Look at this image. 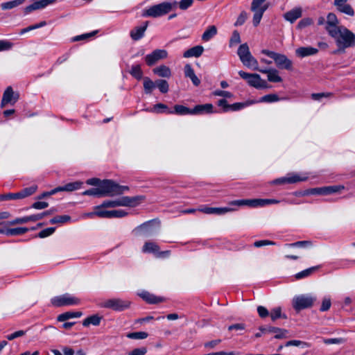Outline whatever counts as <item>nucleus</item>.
Instances as JSON below:
<instances>
[{
  "instance_id": "63",
  "label": "nucleus",
  "mask_w": 355,
  "mask_h": 355,
  "mask_svg": "<svg viewBox=\"0 0 355 355\" xmlns=\"http://www.w3.org/2000/svg\"><path fill=\"white\" fill-rule=\"evenodd\" d=\"M218 105L223 108V111L225 112L230 111V104L227 103V101L225 98L220 99L218 101Z\"/></svg>"
},
{
  "instance_id": "32",
  "label": "nucleus",
  "mask_w": 355,
  "mask_h": 355,
  "mask_svg": "<svg viewBox=\"0 0 355 355\" xmlns=\"http://www.w3.org/2000/svg\"><path fill=\"white\" fill-rule=\"evenodd\" d=\"M168 114H176L178 115H192V109H189L184 105H176L174 107V111H168Z\"/></svg>"
},
{
  "instance_id": "22",
  "label": "nucleus",
  "mask_w": 355,
  "mask_h": 355,
  "mask_svg": "<svg viewBox=\"0 0 355 355\" xmlns=\"http://www.w3.org/2000/svg\"><path fill=\"white\" fill-rule=\"evenodd\" d=\"M240 60L246 67L252 70H258V61L255 58L252 56L251 53L245 55Z\"/></svg>"
},
{
  "instance_id": "36",
  "label": "nucleus",
  "mask_w": 355,
  "mask_h": 355,
  "mask_svg": "<svg viewBox=\"0 0 355 355\" xmlns=\"http://www.w3.org/2000/svg\"><path fill=\"white\" fill-rule=\"evenodd\" d=\"M101 320V317L98 315H93L85 318L83 322V325L84 327H88L90 324L98 326L100 324Z\"/></svg>"
},
{
  "instance_id": "11",
  "label": "nucleus",
  "mask_w": 355,
  "mask_h": 355,
  "mask_svg": "<svg viewBox=\"0 0 355 355\" xmlns=\"http://www.w3.org/2000/svg\"><path fill=\"white\" fill-rule=\"evenodd\" d=\"M143 198L141 196L128 197L122 196L115 199L117 207H134L138 205L140 200Z\"/></svg>"
},
{
  "instance_id": "9",
  "label": "nucleus",
  "mask_w": 355,
  "mask_h": 355,
  "mask_svg": "<svg viewBox=\"0 0 355 355\" xmlns=\"http://www.w3.org/2000/svg\"><path fill=\"white\" fill-rule=\"evenodd\" d=\"M345 189L343 185H333L310 189L309 193L312 195L327 196L336 193H340Z\"/></svg>"
},
{
  "instance_id": "47",
  "label": "nucleus",
  "mask_w": 355,
  "mask_h": 355,
  "mask_svg": "<svg viewBox=\"0 0 355 355\" xmlns=\"http://www.w3.org/2000/svg\"><path fill=\"white\" fill-rule=\"evenodd\" d=\"M71 220V217L68 215L57 216L50 220V223H65Z\"/></svg>"
},
{
  "instance_id": "55",
  "label": "nucleus",
  "mask_w": 355,
  "mask_h": 355,
  "mask_svg": "<svg viewBox=\"0 0 355 355\" xmlns=\"http://www.w3.org/2000/svg\"><path fill=\"white\" fill-rule=\"evenodd\" d=\"M50 213L51 212L49 211H44V212H42V213H40V214H33V215L28 216V220H29V222L30 221L35 222V221L41 220L44 216L50 214Z\"/></svg>"
},
{
  "instance_id": "38",
  "label": "nucleus",
  "mask_w": 355,
  "mask_h": 355,
  "mask_svg": "<svg viewBox=\"0 0 355 355\" xmlns=\"http://www.w3.org/2000/svg\"><path fill=\"white\" fill-rule=\"evenodd\" d=\"M254 103V101H248L243 103H235L230 105V111H238Z\"/></svg>"
},
{
  "instance_id": "56",
  "label": "nucleus",
  "mask_w": 355,
  "mask_h": 355,
  "mask_svg": "<svg viewBox=\"0 0 355 355\" xmlns=\"http://www.w3.org/2000/svg\"><path fill=\"white\" fill-rule=\"evenodd\" d=\"M55 227L46 228L39 232L38 237H40V238L47 237V236L51 235L55 232Z\"/></svg>"
},
{
  "instance_id": "35",
  "label": "nucleus",
  "mask_w": 355,
  "mask_h": 355,
  "mask_svg": "<svg viewBox=\"0 0 355 355\" xmlns=\"http://www.w3.org/2000/svg\"><path fill=\"white\" fill-rule=\"evenodd\" d=\"M81 315L82 313L80 311H68L59 315L58 317V320L60 322H63L70 318H80Z\"/></svg>"
},
{
  "instance_id": "28",
  "label": "nucleus",
  "mask_w": 355,
  "mask_h": 355,
  "mask_svg": "<svg viewBox=\"0 0 355 355\" xmlns=\"http://www.w3.org/2000/svg\"><path fill=\"white\" fill-rule=\"evenodd\" d=\"M184 75L186 77H188L191 80L194 85L198 86L200 85V80L196 76L193 69H192L191 66L189 64L184 66Z\"/></svg>"
},
{
  "instance_id": "27",
  "label": "nucleus",
  "mask_w": 355,
  "mask_h": 355,
  "mask_svg": "<svg viewBox=\"0 0 355 355\" xmlns=\"http://www.w3.org/2000/svg\"><path fill=\"white\" fill-rule=\"evenodd\" d=\"M139 295L144 300L149 304H157L163 301L162 297H157L147 291H142Z\"/></svg>"
},
{
  "instance_id": "61",
  "label": "nucleus",
  "mask_w": 355,
  "mask_h": 355,
  "mask_svg": "<svg viewBox=\"0 0 355 355\" xmlns=\"http://www.w3.org/2000/svg\"><path fill=\"white\" fill-rule=\"evenodd\" d=\"M193 0H181L178 4L179 8L181 10H187L188 8H189L193 4Z\"/></svg>"
},
{
  "instance_id": "64",
  "label": "nucleus",
  "mask_w": 355,
  "mask_h": 355,
  "mask_svg": "<svg viewBox=\"0 0 355 355\" xmlns=\"http://www.w3.org/2000/svg\"><path fill=\"white\" fill-rule=\"evenodd\" d=\"M331 300L329 298H324L323 300H322V305H321V307L320 309V310L321 311H326L327 310H329L331 307Z\"/></svg>"
},
{
  "instance_id": "37",
  "label": "nucleus",
  "mask_w": 355,
  "mask_h": 355,
  "mask_svg": "<svg viewBox=\"0 0 355 355\" xmlns=\"http://www.w3.org/2000/svg\"><path fill=\"white\" fill-rule=\"evenodd\" d=\"M268 6H264V7L260 10L256 9L255 10H252L254 12L253 16V24L254 26H257L261 21L263 12L267 10Z\"/></svg>"
},
{
  "instance_id": "5",
  "label": "nucleus",
  "mask_w": 355,
  "mask_h": 355,
  "mask_svg": "<svg viewBox=\"0 0 355 355\" xmlns=\"http://www.w3.org/2000/svg\"><path fill=\"white\" fill-rule=\"evenodd\" d=\"M261 53L268 57L272 58L276 65L280 69L291 70L292 69L293 62L285 55L275 53L274 51L263 49Z\"/></svg>"
},
{
  "instance_id": "14",
  "label": "nucleus",
  "mask_w": 355,
  "mask_h": 355,
  "mask_svg": "<svg viewBox=\"0 0 355 355\" xmlns=\"http://www.w3.org/2000/svg\"><path fill=\"white\" fill-rule=\"evenodd\" d=\"M96 214L97 216L105 218H123L128 215V212L123 209L107 211L103 209V208H100V210Z\"/></svg>"
},
{
  "instance_id": "49",
  "label": "nucleus",
  "mask_w": 355,
  "mask_h": 355,
  "mask_svg": "<svg viewBox=\"0 0 355 355\" xmlns=\"http://www.w3.org/2000/svg\"><path fill=\"white\" fill-rule=\"evenodd\" d=\"M249 53H250V51L248 45L246 43L240 45V46L238 49V51H237V54H238L240 60H241L243 58H244L245 55H248Z\"/></svg>"
},
{
  "instance_id": "58",
  "label": "nucleus",
  "mask_w": 355,
  "mask_h": 355,
  "mask_svg": "<svg viewBox=\"0 0 355 355\" xmlns=\"http://www.w3.org/2000/svg\"><path fill=\"white\" fill-rule=\"evenodd\" d=\"M240 42H241L240 35L236 31H235L233 32L232 35L230 38V46H233L234 44H237Z\"/></svg>"
},
{
  "instance_id": "1",
  "label": "nucleus",
  "mask_w": 355,
  "mask_h": 355,
  "mask_svg": "<svg viewBox=\"0 0 355 355\" xmlns=\"http://www.w3.org/2000/svg\"><path fill=\"white\" fill-rule=\"evenodd\" d=\"M329 35L335 40L340 49H345L355 44V35L345 26H340L336 30L331 31Z\"/></svg>"
},
{
  "instance_id": "62",
  "label": "nucleus",
  "mask_w": 355,
  "mask_h": 355,
  "mask_svg": "<svg viewBox=\"0 0 355 355\" xmlns=\"http://www.w3.org/2000/svg\"><path fill=\"white\" fill-rule=\"evenodd\" d=\"M147 352L146 347H140L134 349L132 351L128 353V355H145Z\"/></svg>"
},
{
  "instance_id": "59",
  "label": "nucleus",
  "mask_w": 355,
  "mask_h": 355,
  "mask_svg": "<svg viewBox=\"0 0 355 355\" xmlns=\"http://www.w3.org/2000/svg\"><path fill=\"white\" fill-rule=\"evenodd\" d=\"M266 0H253L251 6V10H255L256 9H261L264 7V6H267L266 4L263 5V2Z\"/></svg>"
},
{
  "instance_id": "44",
  "label": "nucleus",
  "mask_w": 355,
  "mask_h": 355,
  "mask_svg": "<svg viewBox=\"0 0 355 355\" xmlns=\"http://www.w3.org/2000/svg\"><path fill=\"white\" fill-rule=\"evenodd\" d=\"M130 73L136 79L140 80L142 78L143 72L139 64L132 65L130 71Z\"/></svg>"
},
{
  "instance_id": "13",
  "label": "nucleus",
  "mask_w": 355,
  "mask_h": 355,
  "mask_svg": "<svg viewBox=\"0 0 355 355\" xmlns=\"http://www.w3.org/2000/svg\"><path fill=\"white\" fill-rule=\"evenodd\" d=\"M144 253H153L158 257L168 256L170 254L169 251L159 252V248L154 242H146L142 248Z\"/></svg>"
},
{
  "instance_id": "26",
  "label": "nucleus",
  "mask_w": 355,
  "mask_h": 355,
  "mask_svg": "<svg viewBox=\"0 0 355 355\" xmlns=\"http://www.w3.org/2000/svg\"><path fill=\"white\" fill-rule=\"evenodd\" d=\"M204 48L202 46H196L184 51L183 57L186 58L191 57L198 58L202 54Z\"/></svg>"
},
{
  "instance_id": "31",
  "label": "nucleus",
  "mask_w": 355,
  "mask_h": 355,
  "mask_svg": "<svg viewBox=\"0 0 355 355\" xmlns=\"http://www.w3.org/2000/svg\"><path fill=\"white\" fill-rule=\"evenodd\" d=\"M153 72L162 78H170L171 76V69L165 65H160L153 69Z\"/></svg>"
},
{
  "instance_id": "4",
  "label": "nucleus",
  "mask_w": 355,
  "mask_h": 355,
  "mask_svg": "<svg viewBox=\"0 0 355 355\" xmlns=\"http://www.w3.org/2000/svg\"><path fill=\"white\" fill-rule=\"evenodd\" d=\"M239 74L243 79L247 81L250 87L258 89L269 87L267 82L263 80L257 73H249L243 71H239Z\"/></svg>"
},
{
  "instance_id": "21",
  "label": "nucleus",
  "mask_w": 355,
  "mask_h": 355,
  "mask_svg": "<svg viewBox=\"0 0 355 355\" xmlns=\"http://www.w3.org/2000/svg\"><path fill=\"white\" fill-rule=\"evenodd\" d=\"M318 52V49L311 46H302L295 50V54L299 58L313 55Z\"/></svg>"
},
{
  "instance_id": "3",
  "label": "nucleus",
  "mask_w": 355,
  "mask_h": 355,
  "mask_svg": "<svg viewBox=\"0 0 355 355\" xmlns=\"http://www.w3.org/2000/svg\"><path fill=\"white\" fill-rule=\"evenodd\" d=\"M178 3L174 1L173 3L164 2L155 5L144 10L142 12V16L153 18L162 17L168 13L172 10L173 7L175 6Z\"/></svg>"
},
{
  "instance_id": "57",
  "label": "nucleus",
  "mask_w": 355,
  "mask_h": 355,
  "mask_svg": "<svg viewBox=\"0 0 355 355\" xmlns=\"http://www.w3.org/2000/svg\"><path fill=\"white\" fill-rule=\"evenodd\" d=\"M83 196H97V197H101V194H100V191H99L98 187L85 191L83 193Z\"/></svg>"
},
{
  "instance_id": "24",
  "label": "nucleus",
  "mask_w": 355,
  "mask_h": 355,
  "mask_svg": "<svg viewBox=\"0 0 355 355\" xmlns=\"http://www.w3.org/2000/svg\"><path fill=\"white\" fill-rule=\"evenodd\" d=\"M338 19L334 13H329L327 15L326 30L329 34L331 33V31H335L340 26H338Z\"/></svg>"
},
{
  "instance_id": "7",
  "label": "nucleus",
  "mask_w": 355,
  "mask_h": 355,
  "mask_svg": "<svg viewBox=\"0 0 355 355\" xmlns=\"http://www.w3.org/2000/svg\"><path fill=\"white\" fill-rule=\"evenodd\" d=\"M51 302L55 306H64L78 304L80 300L69 293H65L53 297Z\"/></svg>"
},
{
  "instance_id": "17",
  "label": "nucleus",
  "mask_w": 355,
  "mask_h": 355,
  "mask_svg": "<svg viewBox=\"0 0 355 355\" xmlns=\"http://www.w3.org/2000/svg\"><path fill=\"white\" fill-rule=\"evenodd\" d=\"M234 209L230 207H205L200 209L202 212L207 214L223 215L227 212L232 211Z\"/></svg>"
},
{
  "instance_id": "10",
  "label": "nucleus",
  "mask_w": 355,
  "mask_h": 355,
  "mask_svg": "<svg viewBox=\"0 0 355 355\" xmlns=\"http://www.w3.org/2000/svg\"><path fill=\"white\" fill-rule=\"evenodd\" d=\"M307 179L305 175H300L297 173L288 174L286 177L281 178L275 180L273 184H293L298 182H302Z\"/></svg>"
},
{
  "instance_id": "30",
  "label": "nucleus",
  "mask_w": 355,
  "mask_h": 355,
  "mask_svg": "<svg viewBox=\"0 0 355 355\" xmlns=\"http://www.w3.org/2000/svg\"><path fill=\"white\" fill-rule=\"evenodd\" d=\"M217 34V28L215 26H209L202 35V40L208 42Z\"/></svg>"
},
{
  "instance_id": "16",
  "label": "nucleus",
  "mask_w": 355,
  "mask_h": 355,
  "mask_svg": "<svg viewBox=\"0 0 355 355\" xmlns=\"http://www.w3.org/2000/svg\"><path fill=\"white\" fill-rule=\"evenodd\" d=\"M133 232L135 234L139 236H149L153 235L155 230L153 227V223L151 221H148L143 223L142 225L137 227Z\"/></svg>"
},
{
  "instance_id": "29",
  "label": "nucleus",
  "mask_w": 355,
  "mask_h": 355,
  "mask_svg": "<svg viewBox=\"0 0 355 355\" xmlns=\"http://www.w3.org/2000/svg\"><path fill=\"white\" fill-rule=\"evenodd\" d=\"M26 0H11L1 4L3 10H12L22 5Z\"/></svg>"
},
{
  "instance_id": "2",
  "label": "nucleus",
  "mask_w": 355,
  "mask_h": 355,
  "mask_svg": "<svg viewBox=\"0 0 355 355\" xmlns=\"http://www.w3.org/2000/svg\"><path fill=\"white\" fill-rule=\"evenodd\" d=\"M101 197L114 196L123 193L128 190V187L121 186L110 180H104L98 185Z\"/></svg>"
},
{
  "instance_id": "60",
  "label": "nucleus",
  "mask_w": 355,
  "mask_h": 355,
  "mask_svg": "<svg viewBox=\"0 0 355 355\" xmlns=\"http://www.w3.org/2000/svg\"><path fill=\"white\" fill-rule=\"evenodd\" d=\"M214 95L218 96H223L225 98H230L233 96V94L231 92H227V91L219 90V89L214 91Z\"/></svg>"
},
{
  "instance_id": "25",
  "label": "nucleus",
  "mask_w": 355,
  "mask_h": 355,
  "mask_svg": "<svg viewBox=\"0 0 355 355\" xmlns=\"http://www.w3.org/2000/svg\"><path fill=\"white\" fill-rule=\"evenodd\" d=\"M16 101L17 98H14L12 89L10 87H8L3 93L1 103V107H4L8 103L13 104Z\"/></svg>"
},
{
  "instance_id": "33",
  "label": "nucleus",
  "mask_w": 355,
  "mask_h": 355,
  "mask_svg": "<svg viewBox=\"0 0 355 355\" xmlns=\"http://www.w3.org/2000/svg\"><path fill=\"white\" fill-rule=\"evenodd\" d=\"M263 332H270L275 334V338H283L286 337V334L288 331L286 329H282L277 327H269L268 329H261Z\"/></svg>"
},
{
  "instance_id": "19",
  "label": "nucleus",
  "mask_w": 355,
  "mask_h": 355,
  "mask_svg": "<svg viewBox=\"0 0 355 355\" xmlns=\"http://www.w3.org/2000/svg\"><path fill=\"white\" fill-rule=\"evenodd\" d=\"M262 202V199L239 200L233 201L231 204L237 206H248L251 207H263Z\"/></svg>"
},
{
  "instance_id": "50",
  "label": "nucleus",
  "mask_w": 355,
  "mask_h": 355,
  "mask_svg": "<svg viewBox=\"0 0 355 355\" xmlns=\"http://www.w3.org/2000/svg\"><path fill=\"white\" fill-rule=\"evenodd\" d=\"M148 334L144 331L132 332L127 334V337L130 339L141 340L148 337Z\"/></svg>"
},
{
  "instance_id": "23",
  "label": "nucleus",
  "mask_w": 355,
  "mask_h": 355,
  "mask_svg": "<svg viewBox=\"0 0 355 355\" xmlns=\"http://www.w3.org/2000/svg\"><path fill=\"white\" fill-rule=\"evenodd\" d=\"M148 26V22L146 21L143 26H137L130 31V37L133 40L137 41L141 39L145 33Z\"/></svg>"
},
{
  "instance_id": "43",
  "label": "nucleus",
  "mask_w": 355,
  "mask_h": 355,
  "mask_svg": "<svg viewBox=\"0 0 355 355\" xmlns=\"http://www.w3.org/2000/svg\"><path fill=\"white\" fill-rule=\"evenodd\" d=\"M28 231V229L26 227H16L7 230L6 234L8 236L21 235L25 234Z\"/></svg>"
},
{
  "instance_id": "51",
  "label": "nucleus",
  "mask_w": 355,
  "mask_h": 355,
  "mask_svg": "<svg viewBox=\"0 0 355 355\" xmlns=\"http://www.w3.org/2000/svg\"><path fill=\"white\" fill-rule=\"evenodd\" d=\"M156 87H158L162 93H166L168 91L169 87L166 80H158L156 81Z\"/></svg>"
},
{
  "instance_id": "53",
  "label": "nucleus",
  "mask_w": 355,
  "mask_h": 355,
  "mask_svg": "<svg viewBox=\"0 0 355 355\" xmlns=\"http://www.w3.org/2000/svg\"><path fill=\"white\" fill-rule=\"evenodd\" d=\"M313 20L310 18V17H306V18H304L302 19H301L297 25V28L298 29H303L309 26H311V24H313Z\"/></svg>"
},
{
  "instance_id": "52",
  "label": "nucleus",
  "mask_w": 355,
  "mask_h": 355,
  "mask_svg": "<svg viewBox=\"0 0 355 355\" xmlns=\"http://www.w3.org/2000/svg\"><path fill=\"white\" fill-rule=\"evenodd\" d=\"M312 243L309 241H297L293 243L286 244L287 246L291 248H308L311 246Z\"/></svg>"
},
{
  "instance_id": "15",
  "label": "nucleus",
  "mask_w": 355,
  "mask_h": 355,
  "mask_svg": "<svg viewBox=\"0 0 355 355\" xmlns=\"http://www.w3.org/2000/svg\"><path fill=\"white\" fill-rule=\"evenodd\" d=\"M57 1L58 0H37L24 8V13L27 15L34 10L43 9Z\"/></svg>"
},
{
  "instance_id": "8",
  "label": "nucleus",
  "mask_w": 355,
  "mask_h": 355,
  "mask_svg": "<svg viewBox=\"0 0 355 355\" xmlns=\"http://www.w3.org/2000/svg\"><path fill=\"white\" fill-rule=\"evenodd\" d=\"M315 300L311 295H297L293 299V306L296 311L311 307Z\"/></svg>"
},
{
  "instance_id": "12",
  "label": "nucleus",
  "mask_w": 355,
  "mask_h": 355,
  "mask_svg": "<svg viewBox=\"0 0 355 355\" xmlns=\"http://www.w3.org/2000/svg\"><path fill=\"white\" fill-rule=\"evenodd\" d=\"M167 55L166 50L156 49L145 57V61L148 66H152L158 60L166 58Z\"/></svg>"
},
{
  "instance_id": "46",
  "label": "nucleus",
  "mask_w": 355,
  "mask_h": 355,
  "mask_svg": "<svg viewBox=\"0 0 355 355\" xmlns=\"http://www.w3.org/2000/svg\"><path fill=\"white\" fill-rule=\"evenodd\" d=\"M37 189V187L36 185H33L30 187L25 188L19 191V195L21 196V198H24L29 196L33 194L36 190Z\"/></svg>"
},
{
  "instance_id": "18",
  "label": "nucleus",
  "mask_w": 355,
  "mask_h": 355,
  "mask_svg": "<svg viewBox=\"0 0 355 355\" xmlns=\"http://www.w3.org/2000/svg\"><path fill=\"white\" fill-rule=\"evenodd\" d=\"M302 9L300 7H296L293 9L286 12L284 14V18L293 24L295 22L297 19L302 17Z\"/></svg>"
},
{
  "instance_id": "42",
  "label": "nucleus",
  "mask_w": 355,
  "mask_h": 355,
  "mask_svg": "<svg viewBox=\"0 0 355 355\" xmlns=\"http://www.w3.org/2000/svg\"><path fill=\"white\" fill-rule=\"evenodd\" d=\"M268 80L272 83H280L282 81V78L279 76V72L277 69H270V71L268 72Z\"/></svg>"
},
{
  "instance_id": "6",
  "label": "nucleus",
  "mask_w": 355,
  "mask_h": 355,
  "mask_svg": "<svg viewBox=\"0 0 355 355\" xmlns=\"http://www.w3.org/2000/svg\"><path fill=\"white\" fill-rule=\"evenodd\" d=\"M130 302L128 300L120 298H112L105 300L101 304L103 308L112 309L116 311H121L130 306Z\"/></svg>"
},
{
  "instance_id": "48",
  "label": "nucleus",
  "mask_w": 355,
  "mask_h": 355,
  "mask_svg": "<svg viewBox=\"0 0 355 355\" xmlns=\"http://www.w3.org/2000/svg\"><path fill=\"white\" fill-rule=\"evenodd\" d=\"M317 269V267H311L297 273L295 277L297 279L305 278L311 275V274Z\"/></svg>"
},
{
  "instance_id": "54",
  "label": "nucleus",
  "mask_w": 355,
  "mask_h": 355,
  "mask_svg": "<svg viewBox=\"0 0 355 355\" xmlns=\"http://www.w3.org/2000/svg\"><path fill=\"white\" fill-rule=\"evenodd\" d=\"M270 318L271 319L275 321V320L279 318H286V316L285 315H282V309L280 307H276V308H274L271 312H270Z\"/></svg>"
},
{
  "instance_id": "45",
  "label": "nucleus",
  "mask_w": 355,
  "mask_h": 355,
  "mask_svg": "<svg viewBox=\"0 0 355 355\" xmlns=\"http://www.w3.org/2000/svg\"><path fill=\"white\" fill-rule=\"evenodd\" d=\"M82 184H83V182H78V181L68 183V184H65L64 186H62L63 191H73L78 190L80 188Z\"/></svg>"
},
{
  "instance_id": "39",
  "label": "nucleus",
  "mask_w": 355,
  "mask_h": 355,
  "mask_svg": "<svg viewBox=\"0 0 355 355\" xmlns=\"http://www.w3.org/2000/svg\"><path fill=\"white\" fill-rule=\"evenodd\" d=\"M156 87V82L154 83L148 77L144 78V89L146 94H150Z\"/></svg>"
},
{
  "instance_id": "41",
  "label": "nucleus",
  "mask_w": 355,
  "mask_h": 355,
  "mask_svg": "<svg viewBox=\"0 0 355 355\" xmlns=\"http://www.w3.org/2000/svg\"><path fill=\"white\" fill-rule=\"evenodd\" d=\"M279 101V96L275 94H270L262 96L259 101H254L256 103H274Z\"/></svg>"
},
{
  "instance_id": "20",
  "label": "nucleus",
  "mask_w": 355,
  "mask_h": 355,
  "mask_svg": "<svg viewBox=\"0 0 355 355\" xmlns=\"http://www.w3.org/2000/svg\"><path fill=\"white\" fill-rule=\"evenodd\" d=\"M214 112V107L212 104L207 103L198 105L192 109V115L209 114L213 113Z\"/></svg>"
},
{
  "instance_id": "40",
  "label": "nucleus",
  "mask_w": 355,
  "mask_h": 355,
  "mask_svg": "<svg viewBox=\"0 0 355 355\" xmlns=\"http://www.w3.org/2000/svg\"><path fill=\"white\" fill-rule=\"evenodd\" d=\"M146 111L153 112V113H162V112H167L168 111H170L168 109V107L162 103H158L155 105L152 108H147L146 109Z\"/></svg>"
},
{
  "instance_id": "34",
  "label": "nucleus",
  "mask_w": 355,
  "mask_h": 355,
  "mask_svg": "<svg viewBox=\"0 0 355 355\" xmlns=\"http://www.w3.org/2000/svg\"><path fill=\"white\" fill-rule=\"evenodd\" d=\"M345 3L346 2L335 3V5L341 12L345 13L349 16H353L354 15V10L349 4H346Z\"/></svg>"
}]
</instances>
